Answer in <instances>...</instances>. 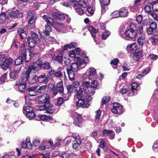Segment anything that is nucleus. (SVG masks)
Here are the masks:
<instances>
[{
    "label": "nucleus",
    "mask_w": 158,
    "mask_h": 158,
    "mask_svg": "<svg viewBox=\"0 0 158 158\" xmlns=\"http://www.w3.org/2000/svg\"><path fill=\"white\" fill-rule=\"evenodd\" d=\"M38 71V69L36 66L30 65L28 69L24 71L22 74L21 81H17L16 85L18 86L19 90L21 92H23L26 90V83L29 78L30 74L35 73Z\"/></svg>",
    "instance_id": "f257e3e1"
},
{
    "label": "nucleus",
    "mask_w": 158,
    "mask_h": 158,
    "mask_svg": "<svg viewBox=\"0 0 158 158\" xmlns=\"http://www.w3.org/2000/svg\"><path fill=\"white\" fill-rule=\"evenodd\" d=\"M27 51L23 52L16 59L15 61V64L16 65L21 64L24 60L25 62L29 61L31 57H33L36 55V54L31 51H29V56L27 57Z\"/></svg>",
    "instance_id": "f03ea898"
},
{
    "label": "nucleus",
    "mask_w": 158,
    "mask_h": 158,
    "mask_svg": "<svg viewBox=\"0 0 158 158\" xmlns=\"http://www.w3.org/2000/svg\"><path fill=\"white\" fill-rule=\"evenodd\" d=\"M130 28L126 31L122 35L121 33L120 35L125 39H134L137 36V33L136 30V27L134 24H132L130 26Z\"/></svg>",
    "instance_id": "7ed1b4c3"
},
{
    "label": "nucleus",
    "mask_w": 158,
    "mask_h": 158,
    "mask_svg": "<svg viewBox=\"0 0 158 158\" xmlns=\"http://www.w3.org/2000/svg\"><path fill=\"white\" fill-rule=\"evenodd\" d=\"M81 88H83L85 92L87 94L93 95L95 93V89L90 85L89 82L85 81L80 86Z\"/></svg>",
    "instance_id": "20e7f679"
},
{
    "label": "nucleus",
    "mask_w": 158,
    "mask_h": 158,
    "mask_svg": "<svg viewBox=\"0 0 158 158\" xmlns=\"http://www.w3.org/2000/svg\"><path fill=\"white\" fill-rule=\"evenodd\" d=\"M32 39L29 38L27 40V44L29 46L31 47H33L35 45V44L40 42V40L38 35L34 32L31 33Z\"/></svg>",
    "instance_id": "39448f33"
},
{
    "label": "nucleus",
    "mask_w": 158,
    "mask_h": 158,
    "mask_svg": "<svg viewBox=\"0 0 158 158\" xmlns=\"http://www.w3.org/2000/svg\"><path fill=\"white\" fill-rule=\"evenodd\" d=\"M43 18L44 20V21L47 22V24L45 26V30L43 31V33L45 36H48L49 35L50 32L51 31V28L49 25H52L51 21L49 20V19L51 20L52 19L50 18H48L45 15L43 16Z\"/></svg>",
    "instance_id": "423d86ee"
},
{
    "label": "nucleus",
    "mask_w": 158,
    "mask_h": 158,
    "mask_svg": "<svg viewBox=\"0 0 158 158\" xmlns=\"http://www.w3.org/2000/svg\"><path fill=\"white\" fill-rule=\"evenodd\" d=\"M68 26L61 23H57L55 26V29L57 31L62 32H66L68 30Z\"/></svg>",
    "instance_id": "0eeeda50"
},
{
    "label": "nucleus",
    "mask_w": 158,
    "mask_h": 158,
    "mask_svg": "<svg viewBox=\"0 0 158 158\" xmlns=\"http://www.w3.org/2000/svg\"><path fill=\"white\" fill-rule=\"evenodd\" d=\"M112 112L114 114H121L123 112V106L118 103L113 104V108L111 109Z\"/></svg>",
    "instance_id": "6e6552de"
},
{
    "label": "nucleus",
    "mask_w": 158,
    "mask_h": 158,
    "mask_svg": "<svg viewBox=\"0 0 158 158\" xmlns=\"http://www.w3.org/2000/svg\"><path fill=\"white\" fill-rule=\"evenodd\" d=\"M74 121L73 123L76 126L80 127L79 124L82 122V119L81 115L77 113H74L73 115Z\"/></svg>",
    "instance_id": "1a4fd4ad"
},
{
    "label": "nucleus",
    "mask_w": 158,
    "mask_h": 158,
    "mask_svg": "<svg viewBox=\"0 0 158 158\" xmlns=\"http://www.w3.org/2000/svg\"><path fill=\"white\" fill-rule=\"evenodd\" d=\"M49 96L47 94H44L38 98L37 102L39 104L46 103L48 102Z\"/></svg>",
    "instance_id": "9d476101"
},
{
    "label": "nucleus",
    "mask_w": 158,
    "mask_h": 158,
    "mask_svg": "<svg viewBox=\"0 0 158 158\" xmlns=\"http://www.w3.org/2000/svg\"><path fill=\"white\" fill-rule=\"evenodd\" d=\"M40 61H37L36 62L34 63L33 65H34L37 67L38 69V68L37 66H36L37 65L40 68L44 69H50L51 68V66L49 63L45 62L44 63L41 64L40 63ZM31 65H32V64Z\"/></svg>",
    "instance_id": "9b49d317"
},
{
    "label": "nucleus",
    "mask_w": 158,
    "mask_h": 158,
    "mask_svg": "<svg viewBox=\"0 0 158 158\" xmlns=\"http://www.w3.org/2000/svg\"><path fill=\"white\" fill-rule=\"evenodd\" d=\"M3 64L2 68L4 69H7L10 66V65L12 64L13 62L12 58L10 57L8 59H6L5 58V60L4 61Z\"/></svg>",
    "instance_id": "f8f14e48"
},
{
    "label": "nucleus",
    "mask_w": 158,
    "mask_h": 158,
    "mask_svg": "<svg viewBox=\"0 0 158 158\" xmlns=\"http://www.w3.org/2000/svg\"><path fill=\"white\" fill-rule=\"evenodd\" d=\"M140 89V87L136 82H134L132 83L131 85V92L128 93L129 95L130 96H132L135 95V90H138Z\"/></svg>",
    "instance_id": "ddd939ff"
},
{
    "label": "nucleus",
    "mask_w": 158,
    "mask_h": 158,
    "mask_svg": "<svg viewBox=\"0 0 158 158\" xmlns=\"http://www.w3.org/2000/svg\"><path fill=\"white\" fill-rule=\"evenodd\" d=\"M102 133L103 136H109L110 139H114V133L112 130H104Z\"/></svg>",
    "instance_id": "4468645a"
},
{
    "label": "nucleus",
    "mask_w": 158,
    "mask_h": 158,
    "mask_svg": "<svg viewBox=\"0 0 158 158\" xmlns=\"http://www.w3.org/2000/svg\"><path fill=\"white\" fill-rule=\"evenodd\" d=\"M47 104H48V106L46 108V111L47 113L52 114L53 112H57L59 110L58 107L55 108L54 106L52 105H50L49 102Z\"/></svg>",
    "instance_id": "2eb2a0df"
},
{
    "label": "nucleus",
    "mask_w": 158,
    "mask_h": 158,
    "mask_svg": "<svg viewBox=\"0 0 158 158\" xmlns=\"http://www.w3.org/2000/svg\"><path fill=\"white\" fill-rule=\"evenodd\" d=\"M52 18L55 19L63 20L65 18V14H60L57 12H54L52 13Z\"/></svg>",
    "instance_id": "dca6fc26"
},
{
    "label": "nucleus",
    "mask_w": 158,
    "mask_h": 158,
    "mask_svg": "<svg viewBox=\"0 0 158 158\" xmlns=\"http://www.w3.org/2000/svg\"><path fill=\"white\" fill-rule=\"evenodd\" d=\"M28 14L27 18L29 19L28 23L29 24H32L33 27L35 25L34 22L36 19L34 13L31 12H30Z\"/></svg>",
    "instance_id": "f3484780"
},
{
    "label": "nucleus",
    "mask_w": 158,
    "mask_h": 158,
    "mask_svg": "<svg viewBox=\"0 0 158 158\" xmlns=\"http://www.w3.org/2000/svg\"><path fill=\"white\" fill-rule=\"evenodd\" d=\"M138 48V46L136 43H133L128 45L127 50L128 52H134L136 51Z\"/></svg>",
    "instance_id": "a211bd4d"
},
{
    "label": "nucleus",
    "mask_w": 158,
    "mask_h": 158,
    "mask_svg": "<svg viewBox=\"0 0 158 158\" xmlns=\"http://www.w3.org/2000/svg\"><path fill=\"white\" fill-rule=\"evenodd\" d=\"M96 73V70L93 67H90L86 71V73L89 79H91L94 77Z\"/></svg>",
    "instance_id": "6ab92c4d"
},
{
    "label": "nucleus",
    "mask_w": 158,
    "mask_h": 158,
    "mask_svg": "<svg viewBox=\"0 0 158 158\" xmlns=\"http://www.w3.org/2000/svg\"><path fill=\"white\" fill-rule=\"evenodd\" d=\"M55 89L57 90V94L58 92L60 94H62L64 92V88L63 85V82L62 81H60L57 83L56 85V88Z\"/></svg>",
    "instance_id": "aec40b11"
},
{
    "label": "nucleus",
    "mask_w": 158,
    "mask_h": 158,
    "mask_svg": "<svg viewBox=\"0 0 158 158\" xmlns=\"http://www.w3.org/2000/svg\"><path fill=\"white\" fill-rule=\"evenodd\" d=\"M88 29L90 32L92 36L95 38L96 36V33L98 31L97 29H95L93 26H89L88 27Z\"/></svg>",
    "instance_id": "412c9836"
},
{
    "label": "nucleus",
    "mask_w": 158,
    "mask_h": 158,
    "mask_svg": "<svg viewBox=\"0 0 158 158\" xmlns=\"http://www.w3.org/2000/svg\"><path fill=\"white\" fill-rule=\"evenodd\" d=\"M48 88L49 89L52 91V94L54 96L57 94V90L55 89V85L52 83H50L48 85Z\"/></svg>",
    "instance_id": "4be33fe9"
},
{
    "label": "nucleus",
    "mask_w": 158,
    "mask_h": 158,
    "mask_svg": "<svg viewBox=\"0 0 158 158\" xmlns=\"http://www.w3.org/2000/svg\"><path fill=\"white\" fill-rule=\"evenodd\" d=\"M84 90L83 88H81L80 86L79 87V89L76 92V96L78 100L83 98V93Z\"/></svg>",
    "instance_id": "5701e85b"
},
{
    "label": "nucleus",
    "mask_w": 158,
    "mask_h": 158,
    "mask_svg": "<svg viewBox=\"0 0 158 158\" xmlns=\"http://www.w3.org/2000/svg\"><path fill=\"white\" fill-rule=\"evenodd\" d=\"M119 13L121 17H124L128 15V10L124 8H122L120 9Z\"/></svg>",
    "instance_id": "b1692460"
},
{
    "label": "nucleus",
    "mask_w": 158,
    "mask_h": 158,
    "mask_svg": "<svg viewBox=\"0 0 158 158\" xmlns=\"http://www.w3.org/2000/svg\"><path fill=\"white\" fill-rule=\"evenodd\" d=\"M76 60L77 61V63L78 64V65L79 66H81V68H84L86 66L85 63L84 62L83 59L80 58L79 57H77L76 58Z\"/></svg>",
    "instance_id": "393cba45"
},
{
    "label": "nucleus",
    "mask_w": 158,
    "mask_h": 158,
    "mask_svg": "<svg viewBox=\"0 0 158 158\" xmlns=\"http://www.w3.org/2000/svg\"><path fill=\"white\" fill-rule=\"evenodd\" d=\"M77 43L75 42H72L69 44L65 45L63 48V50H67L68 49L74 48L76 47Z\"/></svg>",
    "instance_id": "a878e982"
},
{
    "label": "nucleus",
    "mask_w": 158,
    "mask_h": 158,
    "mask_svg": "<svg viewBox=\"0 0 158 158\" xmlns=\"http://www.w3.org/2000/svg\"><path fill=\"white\" fill-rule=\"evenodd\" d=\"M145 39V35L144 34L141 35L138 40V42L139 46H142L143 45Z\"/></svg>",
    "instance_id": "bb28decb"
},
{
    "label": "nucleus",
    "mask_w": 158,
    "mask_h": 158,
    "mask_svg": "<svg viewBox=\"0 0 158 158\" xmlns=\"http://www.w3.org/2000/svg\"><path fill=\"white\" fill-rule=\"evenodd\" d=\"M38 81L40 83L46 84L48 81L47 78L45 75H41L38 77Z\"/></svg>",
    "instance_id": "cd10ccee"
},
{
    "label": "nucleus",
    "mask_w": 158,
    "mask_h": 158,
    "mask_svg": "<svg viewBox=\"0 0 158 158\" xmlns=\"http://www.w3.org/2000/svg\"><path fill=\"white\" fill-rule=\"evenodd\" d=\"M19 73V71L16 70H14L10 72L9 73L10 77L11 79L15 80Z\"/></svg>",
    "instance_id": "c85d7f7f"
},
{
    "label": "nucleus",
    "mask_w": 158,
    "mask_h": 158,
    "mask_svg": "<svg viewBox=\"0 0 158 158\" xmlns=\"http://www.w3.org/2000/svg\"><path fill=\"white\" fill-rule=\"evenodd\" d=\"M79 66L76 62L72 64L70 68L69 69V70L73 72H76L77 71L79 68Z\"/></svg>",
    "instance_id": "c756f323"
},
{
    "label": "nucleus",
    "mask_w": 158,
    "mask_h": 158,
    "mask_svg": "<svg viewBox=\"0 0 158 158\" xmlns=\"http://www.w3.org/2000/svg\"><path fill=\"white\" fill-rule=\"evenodd\" d=\"M74 72L69 70V68L67 69V72L68 74L69 80L71 81L74 80L75 78Z\"/></svg>",
    "instance_id": "7c9ffc66"
},
{
    "label": "nucleus",
    "mask_w": 158,
    "mask_h": 158,
    "mask_svg": "<svg viewBox=\"0 0 158 158\" xmlns=\"http://www.w3.org/2000/svg\"><path fill=\"white\" fill-rule=\"evenodd\" d=\"M142 54L141 52H138L135 53L133 56L134 60L135 61H138L139 59L141 57Z\"/></svg>",
    "instance_id": "2f4dec72"
},
{
    "label": "nucleus",
    "mask_w": 158,
    "mask_h": 158,
    "mask_svg": "<svg viewBox=\"0 0 158 158\" xmlns=\"http://www.w3.org/2000/svg\"><path fill=\"white\" fill-rule=\"evenodd\" d=\"M101 32L103 33L102 39L104 40H106L110 34V32L107 30H106L105 31Z\"/></svg>",
    "instance_id": "473e14b6"
},
{
    "label": "nucleus",
    "mask_w": 158,
    "mask_h": 158,
    "mask_svg": "<svg viewBox=\"0 0 158 158\" xmlns=\"http://www.w3.org/2000/svg\"><path fill=\"white\" fill-rule=\"evenodd\" d=\"M25 112L26 113L33 112V108L32 107L28 106H24L23 108V112L24 114H25Z\"/></svg>",
    "instance_id": "72a5a7b5"
},
{
    "label": "nucleus",
    "mask_w": 158,
    "mask_h": 158,
    "mask_svg": "<svg viewBox=\"0 0 158 158\" xmlns=\"http://www.w3.org/2000/svg\"><path fill=\"white\" fill-rule=\"evenodd\" d=\"M72 136L75 139L77 143H81V139L78 134L77 133L73 134L72 135Z\"/></svg>",
    "instance_id": "f704fd0d"
},
{
    "label": "nucleus",
    "mask_w": 158,
    "mask_h": 158,
    "mask_svg": "<svg viewBox=\"0 0 158 158\" xmlns=\"http://www.w3.org/2000/svg\"><path fill=\"white\" fill-rule=\"evenodd\" d=\"M68 92L69 93H71L75 91L77 89L74 86L72 85H69L67 86Z\"/></svg>",
    "instance_id": "c9c22d12"
},
{
    "label": "nucleus",
    "mask_w": 158,
    "mask_h": 158,
    "mask_svg": "<svg viewBox=\"0 0 158 158\" xmlns=\"http://www.w3.org/2000/svg\"><path fill=\"white\" fill-rule=\"evenodd\" d=\"M26 116L27 118L29 120L34 118L35 116V114L34 112L28 113H26Z\"/></svg>",
    "instance_id": "e433bc0d"
},
{
    "label": "nucleus",
    "mask_w": 158,
    "mask_h": 158,
    "mask_svg": "<svg viewBox=\"0 0 158 158\" xmlns=\"http://www.w3.org/2000/svg\"><path fill=\"white\" fill-rule=\"evenodd\" d=\"M96 115H95V121L98 122L99 120L101 114V111L99 110H98L95 112Z\"/></svg>",
    "instance_id": "4c0bfd02"
},
{
    "label": "nucleus",
    "mask_w": 158,
    "mask_h": 158,
    "mask_svg": "<svg viewBox=\"0 0 158 158\" xmlns=\"http://www.w3.org/2000/svg\"><path fill=\"white\" fill-rule=\"evenodd\" d=\"M7 73H5L1 76L0 78V83H3L5 82L7 79Z\"/></svg>",
    "instance_id": "58836bf2"
},
{
    "label": "nucleus",
    "mask_w": 158,
    "mask_h": 158,
    "mask_svg": "<svg viewBox=\"0 0 158 158\" xmlns=\"http://www.w3.org/2000/svg\"><path fill=\"white\" fill-rule=\"evenodd\" d=\"M111 16L114 18H118L120 16L119 11L116 10L114 11L111 14Z\"/></svg>",
    "instance_id": "ea45409f"
},
{
    "label": "nucleus",
    "mask_w": 158,
    "mask_h": 158,
    "mask_svg": "<svg viewBox=\"0 0 158 158\" xmlns=\"http://www.w3.org/2000/svg\"><path fill=\"white\" fill-rule=\"evenodd\" d=\"M110 100V98L109 96L104 97L102 99V104H107Z\"/></svg>",
    "instance_id": "a19ab883"
},
{
    "label": "nucleus",
    "mask_w": 158,
    "mask_h": 158,
    "mask_svg": "<svg viewBox=\"0 0 158 158\" xmlns=\"http://www.w3.org/2000/svg\"><path fill=\"white\" fill-rule=\"evenodd\" d=\"M85 102H88L90 101L92 99V97L91 95H86L82 98Z\"/></svg>",
    "instance_id": "79ce46f5"
},
{
    "label": "nucleus",
    "mask_w": 158,
    "mask_h": 158,
    "mask_svg": "<svg viewBox=\"0 0 158 158\" xmlns=\"http://www.w3.org/2000/svg\"><path fill=\"white\" fill-rule=\"evenodd\" d=\"M62 142V140L61 138H57L55 141L54 146L56 147L60 145Z\"/></svg>",
    "instance_id": "37998d69"
},
{
    "label": "nucleus",
    "mask_w": 158,
    "mask_h": 158,
    "mask_svg": "<svg viewBox=\"0 0 158 158\" xmlns=\"http://www.w3.org/2000/svg\"><path fill=\"white\" fill-rule=\"evenodd\" d=\"M39 118L43 121H46L50 118V117L45 114L40 115H39Z\"/></svg>",
    "instance_id": "c03bdc74"
},
{
    "label": "nucleus",
    "mask_w": 158,
    "mask_h": 158,
    "mask_svg": "<svg viewBox=\"0 0 158 158\" xmlns=\"http://www.w3.org/2000/svg\"><path fill=\"white\" fill-rule=\"evenodd\" d=\"M149 27L152 29L155 30L157 27V24L155 21H152L149 24Z\"/></svg>",
    "instance_id": "a18cd8bd"
},
{
    "label": "nucleus",
    "mask_w": 158,
    "mask_h": 158,
    "mask_svg": "<svg viewBox=\"0 0 158 158\" xmlns=\"http://www.w3.org/2000/svg\"><path fill=\"white\" fill-rule=\"evenodd\" d=\"M119 62L118 59V58H115L111 61L110 64H113L114 66H115V67H113L114 69H115L116 68V66H117Z\"/></svg>",
    "instance_id": "49530a36"
},
{
    "label": "nucleus",
    "mask_w": 158,
    "mask_h": 158,
    "mask_svg": "<svg viewBox=\"0 0 158 158\" xmlns=\"http://www.w3.org/2000/svg\"><path fill=\"white\" fill-rule=\"evenodd\" d=\"M26 147L29 149H31L32 148V144L30 142V139L29 138H26Z\"/></svg>",
    "instance_id": "de8ad7c7"
},
{
    "label": "nucleus",
    "mask_w": 158,
    "mask_h": 158,
    "mask_svg": "<svg viewBox=\"0 0 158 158\" xmlns=\"http://www.w3.org/2000/svg\"><path fill=\"white\" fill-rule=\"evenodd\" d=\"M85 103V101L83 100L82 98L79 99L76 103V105L77 106H81L83 107V106L84 104Z\"/></svg>",
    "instance_id": "09e8293b"
},
{
    "label": "nucleus",
    "mask_w": 158,
    "mask_h": 158,
    "mask_svg": "<svg viewBox=\"0 0 158 158\" xmlns=\"http://www.w3.org/2000/svg\"><path fill=\"white\" fill-rule=\"evenodd\" d=\"M5 60V55L3 54H0V67H2Z\"/></svg>",
    "instance_id": "8fccbe9b"
},
{
    "label": "nucleus",
    "mask_w": 158,
    "mask_h": 158,
    "mask_svg": "<svg viewBox=\"0 0 158 158\" xmlns=\"http://www.w3.org/2000/svg\"><path fill=\"white\" fill-rule=\"evenodd\" d=\"M79 5L82 7L85 8L87 5L85 1L84 0H78Z\"/></svg>",
    "instance_id": "3c124183"
},
{
    "label": "nucleus",
    "mask_w": 158,
    "mask_h": 158,
    "mask_svg": "<svg viewBox=\"0 0 158 158\" xmlns=\"http://www.w3.org/2000/svg\"><path fill=\"white\" fill-rule=\"evenodd\" d=\"M6 14L5 13H2L0 15V23H2L6 19Z\"/></svg>",
    "instance_id": "603ef678"
},
{
    "label": "nucleus",
    "mask_w": 158,
    "mask_h": 158,
    "mask_svg": "<svg viewBox=\"0 0 158 158\" xmlns=\"http://www.w3.org/2000/svg\"><path fill=\"white\" fill-rule=\"evenodd\" d=\"M153 148L155 152H158V140L155 141L153 146Z\"/></svg>",
    "instance_id": "864d4df0"
},
{
    "label": "nucleus",
    "mask_w": 158,
    "mask_h": 158,
    "mask_svg": "<svg viewBox=\"0 0 158 158\" xmlns=\"http://www.w3.org/2000/svg\"><path fill=\"white\" fill-rule=\"evenodd\" d=\"M18 12L17 11H12L9 13V15L11 17H16L18 16Z\"/></svg>",
    "instance_id": "5fc2aeb1"
},
{
    "label": "nucleus",
    "mask_w": 158,
    "mask_h": 158,
    "mask_svg": "<svg viewBox=\"0 0 158 158\" xmlns=\"http://www.w3.org/2000/svg\"><path fill=\"white\" fill-rule=\"evenodd\" d=\"M75 10L80 15H82L84 14V11L80 7H78L75 8Z\"/></svg>",
    "instance_id": "6e6d98bb"
},
{
    "label": "nucleus",
    "mask_w": 158,
    "mask_h": 158,
    "mask_svg": "<svg viewBox=\"0 0 158 158\" xmlns=\"http://www.w3.org/2000/svg\"><path fill=\"white\" fill-rule=\"evenodd\" d=\"M87 9L88 12L89 14L90 15H93L94 11V9L93 8L90 6H88Z\"/></svg>",
    "instance_id": "4d7b16f0"
},
{
    "label": "nucleus",
    "mask_w": 158,
    "mask_h": 158,
    "mask_svg": "<svg viewBox=\"0 0 158 158\" xmlns=\"http://www.w3.org/2000/svg\"><path fill=\"white\" fill-rule=\"evenodd\" d=\"M100 142L99 145V146L101 148L104 149L105 147V142L104 139H100Z\"/></svg>",
    "instance_id": "13d9d810"
},
{
    "label": "nucleus",
    "mask_w": 158,
    "mask_h": 158,
    "mask_svg": "<svg viewBox=\"0 0 158 158\" xmlns=\"http://www.w3.org/2000/svg\"><path fill=\"white\" fill-rule=\"evenodd\" d=\"M55 60L58 62L61 63L62 62L63 56L61 54L59 55L56 57Z\"/></svg>",
    "instance_id": "bf43d9fd"
},
{
    "label": "nucleus",
    "mask_w": 158,
    "mask_h": 158,
    "mask_svg": "<svg viewBox=\"0 0 158 158\" xmlns=\"http://www.w3.org/2000/svg\"><path fill=\"white\" fill-rule=\"evenodd\" d=\"M148 58L149 60H155L158 58V56L154 54H151L148 56Z\"/></svg>",
    "instance_id": "052dcab7"
},
{
    "label": "nucleus",
    "mask_w": 158,
    "mask_h": 158,
    "mask_svg": "<svg viewBox=\"0 0 158 158\" xmlns=\"http://www.w3.org/2000/svg\"><path fill=\"white\" fill-rule=\"evenodd\" d=\"M62 158H69L70 157V154L67 152H63L61 154Z\"/></svg>",
    "instance_id": "680f3d73"
},
{
    "label": "nucleus",
    "mask_w": 158,
    "mask_h": 158,
    "mask_svg": "<svg viewBox=\"0 0 158 158\" xmlns=\"http://www.w3.org/2000/svg\"><path fill=\"white\" fill-rule=\"evenodd\" d=\"M48 104L46 103L44 105L40 106L39 107V110L40 111L42 110H46V107L48 106Z\"/></svg>",
    "instance_id": "e2e57ef3"
},
{
    "label": "nucleus",
    "mask_w": 158,
    "mask_h": 158,
    "mask_svg": "<svg viewBox=\"0 0 158 158\" xmlns=\"http://www.w3.org/2000/svg\"><path fill=\"white\" fill-rule=\"evenodd\" d=\"M69 56L71 58H74L76 55L75 50H72L68 53Z\"/></svg>",
    "instance_id": "0e129e2a"
},
{
    "label": "nucleus",
    "mask_w": 158,
    "mask_h": 158,
    "mask_svg": "<svg viewBox=\"0 0 158 158\" xmlns=\"http://www.w3.org/2000/svg\"><path fill=\"white\" fill-rule=\"evenodd\" d=\"M102 5H107L110 2V0H99Z\"/></svg>",
    "instance_id": "69168bd1"
},
{
    "label": "nucleus",
    "mask_w": 158,
    "mask_h": 158,
    "mask_svg": "<svg viewBox=\"0 0 158 158\" xmlns=\"http://www.w3.org/2000/svg\"><path fill=\"white\" fill-rule=\"evenodd\" d=\"M49 152H43L42 154L43 156V158H50L49 157Z\"/></svg>",
    "instance_id": "338daca9"
},
{
    "label": "nucleus",
    "mask_w": 158,
    "mask_h": 158,
    "mask_svg": "<svg viewBox=\"0 0 158 158\" xmlns=\"http://www.w3.org/2000/svg\"><path fill=\"white\" fill-rule=\"evenodd\" d=\"M152 6L153 8L155 11L158 12V0L156 3L154 4Z\"/></svg>",
    "instance_id": "774afa93"
}]
</instances>
